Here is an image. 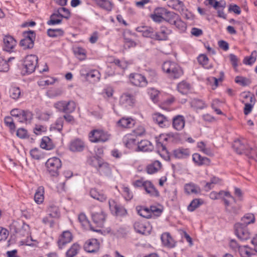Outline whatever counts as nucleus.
<instances>
[{"mask_svg": "<svg viewBox=\"0 0 257 257\" xmlns=\"http://www.w3.org/2000/svg\"><path fill=\"white\" fill-rule=\"evenodd\" d=\"M162 69L169 77L173 79L178 78L183 74L181 67L175 62L170 61L163 63Z\"/></svg>", "mask_w": 257, "mask_h": 257, "instance_id": "f257e3e1", "label": "nucleus"}, {"mask_svg": "<svg viewBox=\"0 0 257 257\" xmlns=\"http://www.w3.org/2000/svg\"><path fill=\"white\" fill-rule=\"evenodd\" d=\"M232 147L235 152L238 154H245L249 157H252V155H257V151L249 147L244 140H235Z\"/></svg>", "mask_w": 257, "mask_h": 257, "instance_id": "f03ea898", "label": "nucleus"}, {"mask_svg": "<svg viewBox=\"0 0 257 257\" xmlns=\"http://www.w3.org/2000/svg\"><path fill=\"white\" fill-rule=\"evenodd\" d=\"M110 134L102 130H93L89 134L90 141L92 143H104L110 139Z\"/></svg>", "mask_w": 257, "mask_h": 257, "instance_id": "7ed1b4c3", "label": "nucleus"}, {"mask_svg": "<svg viewBox=\"0 0 257 257\" xmlns=\"http://www.w3.org/2000/svg\"><path fill=\"white\" fill-rule=\"evenodd\" d=\"M38 58L35 55L27 56L24 62L22 73L24 75L30 74L34 71L36 69Z\"/></svg>", "mask_w": 257, "mask_h": 257, "instance_id": "20e7f679", "label": "nucleus"}, {"mask_svg": "<svg viewBox=\"0 0 257 257\" xmlns=\"http://www.w3.org/2000/svg\"><path fill=\"white\" fill-rule=\"evenodd\" d=\"M61 161L57 157L49 159L46 163L48 171L52 176H57L59 174V169L61 167Z\"/></svg>", "mask_w": 257, "mask_h": 257, "instance_id": "39448f33", "label": "nucleus"}, {"mask_svg": "<svg viewBox=\"0 0 257 257\" xmlns=\"http://www.w3.org/2000/svg\"><path fill=\"white\" fill-rule=\"evenodd\" d=\"M235 234L241 241H245L250 238V234L246 226H243L240 223L234 225Z\"/></svg>", "mask_w": 257, "mask_h": 257, "instance_id": "423d86ee", "label": "nucleus"}, {"mask_svg": "<svg viewBox=\"0 0 257 257\" xmlns=\"http://www.w3.org/2000/svg\"><path fill=\"white\" fill-rule=\"evenodd\" d=\"M130 80L134 85L139 87H145L148 82L146 78L139 73H132L130 75Z\"/></svg>", "mask_w": 257, "mask_h": 257, "instance_id": "0eeeda50", "label": "nucleus"}, {"mask_svg": "<svg viewBox=\"0 0 257 257\" xmlns=\"http://www.w3.org/2000/svg\"><path fill=\"white\" fill-rule=\"evenodd\" d=\"M135 102V96L128 92L123 93L120 97L119 103L125 107L132 106Z\"/></svg>", "mask_w": 257, "mask_h": 257, "instance_id": "6e6552de", "label": "nucleus"}, {"mask_svg": "<svg viewBox=\"0 0 257 257\" xmlns=\"http://www.w3.org/2000/svg\"><path fill=\"white\" fill-rule=\"evenodd\" d=\"M15 232L22 236H28L30 234V227L29 225L22 222L14 225Z\"/></svg>", "mask_w": 257, "mask_h": 257, "instance_id": "1a4fd4ad", "label": "nucleus"}, {"mask_svg": "<svg viewBox=\"0 0 257 257\" xmlns=\"http://www.w3.org/2000/svg\"><path fill=\"white\" fill-rule=\"evenodd\" d=\"M73 239L72 233L69 231H64L59 236L58 245L60 249H62L67 243L70 242Z\"/></svg>", "mask_w": 257, "mask_h": 257, "instance_id": "9d476101", "label": "nucleus"}, {"mask_svg": "<svg viewBox=\"0 0 257 257\" xmlns=\"http://www.w3.org/2000/svg\"><path fill=\"white\" fill-rule=\"evenodd\" d=\"M84 248L88 252H96L99 249V243L96 239H89L85 243Z\"/></svg>", "mask_w": 257, "mask_h": 257, "instance_id": "9b49d317", "label": "nucleus"}, {"mask_svg": "<svg viewBox=\"0 0 257 257\" xmlns=\"http://www.w3.org/2000/svg\"><path fill=\"white\" fill-rule=\"evenodd\" d=\"M4 50L10 52L16 45L17 42L13 37L11 36H6L3 39Z\"/></svg>", "mask_w": 257, "mask_h": 257, "instance_id": "f8f14e48", "label": "nucleus"}, {"mask_svg": "<svg viewBox=\"0 0 257 257\" xmlns=\"http://www.w3.org/2000/svg\"><path fill=\"white\" fill-rule=\"evenodd\" d=\"M80 73L82 76H85L88 81L92 83L98 82L100 78V74L96 70H92L86 74L83 73V70H81Z\"/></svg>", "mask_w": 257, "mask_h": 257, "instance_id": "ddd939ff", "label": "nucleus"}, {"mask_svg": "<svg viewBox=\"0 0 257 257\" xmlns=\"http://www.w3.org/2000/svg\"><path fill=\"white\" fill-rule=\"evenodd\" d=\"M92 219L93 222L99 227H102L105 220V215L100 211L99 212L92 213Z\"/></svg>", "mask_w": 257, "mask_h": 257, "instance_id": "4468645a", "label": "nucleus"}, {"mask_svg": "<svg viewBox=\"0 0 257 257\" xmlns=\"http://www.w3.org/2000/svg\"><path fill=\"white\" fill-rule=\"evenodd\" d=\"M173 156L179 159H184L188 158L190 155V152L188 149L179 148L173 151Z\"/></svg>", "mask_w": 257, "mask_h": 257, "instance_id": "2eb2a0df", "label": "nucleus"}, {"mask_svg": "<svg viewBox=\"0 0 257 257\" xmlns=\"http://www.w3.org/2000/svg\"><path fill=\"white\" fill-rule=\"evenodd\" d=\"M153 119L160 127H164L169 123L168 118L163 114L159 113H156L153 115Z\"/></svg>", "mask_w": 257, "mask_h": 257, "instance_id": "dca6fc26", "label": "nucleus"}, {"mask_svg": "<svg viewBox=\"0 0 257 257\" xmlns=\"http://www.w3.org/2000/svg\"><path fill=\"white\" fill-rule=\"evenodd\" d=\"M84 148V144L81 140L77 139L71 142L69 149L72 152H81Z\"/></svg>", "mask_w": 257, "mask_h": 257, "instance_id": "f3484780", "label": "nucleus"}, {"mask_svg": "<svg viewBox=\"0 0 257 257\" xmlns=\"http://www.w3.org/2000/svg\"><path fill=\"white\" fill-rule=\"evenodd\" d=\"M135 123V120L131 117H122L117 122V126L121 128H131Z\"/></svg>", "mask_w": 257, "mask_h": 257, "instance_id": "a211bd4d", "label": "nucleus"}, {"mask_svg": "<svg viewBox=\"0 0 257 257\" xmlns=\"http://www.w3.org/2000/svg\"><path fill=\"white\" fill-rule=\"evenodd\" d=\"M137 31L142 34L145 37H150L154 39L155 32L154 29L148 26H140L137 28Z\"/></svg>", "mask_w": 257, "mask_h": 257, "instance_id": "6ab92c4d", "label": "nucleus"}, {"mask_svg": "<svg viewBox=\"0 0 257 257\" xmlns=\"http://www.w3.org/2000/svg\"><path fill=\"white\" fill-rule=\"evenodd\" d=\"M185 120L182 115H177L173 119V126L177 131L182 130L185 126Z\"/></svg>", "mask_w": 257, "mask_h": 257, "instance_id": "aec40b11", "label": "nucleus"}, {"mask_svg": "<svg viewBox=\"0 0 257 257\" xmlns=\"http://www.w3.org/2000/svg\"><path fill=\"white\" fill-rule=\"evenodd\" d=\"M223 197H227L231 198L233 199L234 202H236V199L233 197L229 192L220 191L218 193L215 192H212L210 194V197L212 199H221Z\"/></svg>", "mask_w": 257, "mask_h": 257, "instance_id": "412c9836", "label": "nucleus"}, {"mask_svg": "<svg viewBox=\"0 0 257 257\" xmlns=\"http://www.w3.org/2000/svg\"><path fill=\"white\" fill-rule=\"evenodd\" d=\"M135 231L140 234L147 235L150 233L146 225L140 221H136L134 224Z\"/></svg>", "mask_w": 257, "mask_h": 257, "instance_id": "4be33fe9", "label": "nucleus"}, {"mask_svg": "<svg viewBox=\"0 0 257 257\" xmlns=\"http://www.w3.org/2000/svg\"><path fill=\"white\" fill-rule=\"evenodd\" d=\"M100 8L110 12L112 9L113 4L108 0H92Z\"/></svg>", "mask_w": 257, "mask_h": 257, "instance_id": "5701e85b", "label": "nucleus"}, {"mask_svg": "<svg viewBox=\"0 0 257 257\" xmlns=\"http://www.w3.org/2000/svg\"><path fill=\"white\" fill-rule=\"evenodd\" d=\"M161 239L164 245L170 248L175 246V243L168 233H163L161 236Z\"/></svg>", "mask_w": 257, "mask_h": 257, "instance_id": "b1692460", "label": "nucleus"}, {"mask_svg": "<svg viewBox=\"0 0 257 257\" xmlns=\"http://www.w3.org/2000/svg\"><path fill=\"white\" fill-rule=\"evenodd\" d=\"M40 147L43 149L51 150L54 149L55 145L48 137H44L41 140Z\"/></svg>", "mask_w": 257, "mask_h": 257, "instance_id": "393cba45", "label": "nucleus"}, {"mask_svg": "<svg viewBox=\"0 0 257 257\" xmlns=\"http://www.w3.org/2000/svg\"><path fill=\"white\" fill-rule=\"evenodd\" d=\"M138 145L139 150L141 151L150 152L153 149V146L150 142L147 140L141 141L140 142H138Z\"/></svg>", "mask_w": 257, "mask_h": 257, "instance_id": "a878e982", "label": "nucleus"}, {"mask_svg": "<svg viewBox=\"0 0 257 257\" xmlns=\"http://www.w3.org/2000/svg\"><path fill=\"white\" fill-rule=\"evenodd\" d=\"M185 192L188 194H198L201 192L200 187L193 183L187 184L184 187Z\"/></svg>", "mask_w": 257, "mask_h": 257, "instance_id": "bb28decb", "label": "nucleus"}, {"mask_svg": "<svg viewBox=\"0 0 257 257\" xmlns=\"http://www.w3.org/2000/svg\"><path fill=\"white\" fill-rule=\"evenodd\" d=\"M33 118V113L28 110H25L16 119L20 122H30Z\"/></svg>", "mask_w": 257, "mask_h": 257, "instance_id": "cd10ccee", "label": "nucleus"}, {"mask_svg": "<svg viewBox=\"0 0 257 257\" xmlns=\"http://www.w3.org/2000/svg\"><path fill=\"white\" fill-rule=\"evenodd\" d=\"M78 220L84 227L86 228L88 226H89L91 230H92L94 231H96V232L100 231V229H94L92 226H91V225L89 223V221L87 220L86 215L84 213H80L79 215Z\"/></svg>", "mask_w": 257, "mask_h": 257, "instance_id": "c85d7f7f", "label": "nucleus"}, {"mask_svg": "<svg viewBox=\"0 0 257 257\" xmlns=\"http://www.w3.org/2000/svg\"><path fill=\"white\" fill-rule=\"evenodd\" d=\"M169 30L166 27H162L160 31L155 32L154 39L158 40H165L167 38Z\"/></svg>", "mask_w": 257, "mask_h": 257, "instance_id": "c756f323", "label": "nucleus"}, {"mask_svg": "<svg viewBox=\"0 0 257 257\" xmlns=\"http://www.w3.org/2000/svg\"><path fill=\"white\" fill-rule=\"evenodd\" d=\"M193 160L198 165H202L205 164H208L210 160L206 157H202L199 154H194L193 155Z\"/></svg>", "mask_w": 257, "mask_h": 257, "instance_id": "7c9ffc66", "label": "nucleus"}, {"mask_svg": "<svg viewBox=\"0 0 257 257\" xmlns=\"http://www.w3.org/2000/svg\"><path fill=\"white\" fill-rule=\"evenodd\" d=\"M97 170L102 175L106 176L111 175V170L108 164L107 163L101 162L97 168Z\"/></svg>", "mask_w": 257, "mask_h": 257, "instance_id": "2f4dec72", "label": "nucleus"}, {"mask_svg": "<svg viewBox=\"0 0 257 257\" xmlns=\"http://www.w3.org/2000/svg\"><path fill=\"white\" fill-rule=\"evenodd\" d=\"M15 59L14 57H10L8 60H5L0 55V71L7 72L10 69L9 63Z\"/></svg>", "mask_w": 257, "mask_h": 257, "instance_id": "473e14b6", "label": "nucleus"}, {"mask_svg": "<svg viewBox=\"0 0 257 257\" xmlns=\"http://www.w3.org/2000/svg\"><path fill=\"white\" fill-rule=\"evenodd\" d=\"M123 141L125 146L128 148H131L136 144H138V141H137L136 139L129 135L124 137Z\"/></svg>", "mask_w": 257, "mask_h": 257, "instance_id": "72a5a7b5", "label": "nucleus"}, {"mask_svg": "<svg viewBox=\"0 0 257 257\" xmlns=\"http://www.w3.org/2000/svg\"><path fill=\"white\" fill-rule=\"evenodd\" d=\"M44 189L40 186L38 188L34 196V200L37 204H40L44 201Z\"/></svg>", "mask_w": 257, "mask_h": 257, "instance_id": "f704fd0d", "label": "nucleus"}, {"mask_svg": "<svg viewBox=\"0 0 257 257\" xmlns=\"http://www.w3.org/2000/svg\"><path fill=\"white\" fill-rule=\"evenodd\" d=\"M161 167V163L158 161H156L152 164L148 166L147 168V173L148 174H153L158 171Z\"/></svg>", "mask_w": 257, "mask_h": 257, "instance_id": "c9c22d12", "label": "nucleus"}, {"mask_svg": "<svg viewBox=\"0 0 257 257\" xmlns=\"http://www.w3.org/2000/svg\"><path fill=\"white\" fill-rule=\"evenodd\" d=\"M241 220V222H239L240 224H242L243 226H247V225L254 222L255 217L253 214L247 213L242 217Z\"/></svg>", "mask_w": 257, "mask_h": 257, "instance_id": "e433bc0d", "label": "nucleus"}, {"mask_svg": "<svg viewBox=\"0 0 257 257\" xmlns=\"http://www.w3.org/2000/svg\"><path fill=\"white\" fill-rule=\"evenodd\" d=\"M109 205L110 209L112 211H113V210L115 211V213L117 215H123L126 212V210L124 209H123L122 208H120L119 207H118L116 204V203L115 202V201L113 200L109 201Z\"/></svg>", "mask_w": 257, "mask_h": 257, "instance_id": "4c0bfd02", "label": "nucleus"}, {"mask_svg": "<svg viewBox=\"0 0 257 257\" xmlns=\"http://www.w3.org/2000/svg\"><path fill=\"white\" fill-rule=\"evenodd\" d=\"M147 192V193L150 194L152 195H158V192L156 190L155 188L152 184V183L150 181H145L144 187H143Z\"/></svg>", "mask_w": 257, "mask_h": 257, "instance_id": "58836bf2", "label": "nucleus"}, {"mask_svg": "<svg viewBox=\"0 0 257 257\" xmlns=\"http://www.w3.org/2000/svg\"><path fill=\"white\" fill-rule=\"evenodd\" d=\"M90 195L93 198L101 202L105 201L106 199V197L105 195L99 193L95 189H92L90 190Z\"/></svg>", "mask_w": 257, "mask_h": 257, "instance_id": "ea45409f", "label": "nucleus"}, {"mask_svg": "<svg viewBox=\"0 0 257 257\" xmlns=\"http://www.w3.org/2000/svg\"><path fill=\"white\" fill-rule=\"evenodd\" d=\"M76 108L75 102L72 100L65 101L63 112L70 113L73 112Z\"/></svg>", "mask_w": 257, "mask_h": 257, "instance_id": "a19ab883", "label": "nucleus"}, {"mask_svg": "<svg viewBox=\"0 0 257 257\" xmlns=\"http://www.w3.org/2000/svg\"><path fill=\"white\" fill-rule=\"evenodd\" d=\"M179 17V15L173 12L168 11L164 16V20L173 25L175 20Z\"/></svg>", "mask_w": 257, "mask_h": 257, "instance_id": "79ce46f5", "label": "nucleus"}, {"mask_svg": "<svg viewBox=\"0 0 257 257\" xmlns=\"http://www.w3.org/2000/svg\"><path fill=\"white\" fill-rule=\"evenodd\" d=\"M251 249L248 245H243L239 248L238 252L241 257H251L254 254L250 252V250Z\"/></svg>", "mask_w": 257, "mask_h": 257, "instance_id": "37998d69", "label": "nucleus"}, {"mask_svg": "<svg viewBox=\"0 0 257 257\" xmlns=\"http://www.w3.org/2000/svg\"><path fill=\"white\" fill-rule=\"evenodd\" d=\"M62 22V18L54 11V13L50 16V20L47 22L49 25H55L60 24Z\"/></svg>", "mask_w": 257, "mask_h": 257, "instance_id": "c03bdc74", "label": "nucleus"}, {"mask_svg": "<svg viewBox=\"0 0 257 257\" xmlns=\"http://www.w3.org/2000/svg\"><path fill=\"white\" fill-rule=\"evenodd\" d=\"M257 57V52L253 51L251 52V55L249 56L245 57L243 60V63L245 65H251L256 61Z\"/></svg>", "mask_w": 257, "mask_h": 257, "instance_id": "a18cd8bd", "label": "nucleus"}, {"mask_svg": "<svg viewBox=\"0 0 257 257\" xmlns=\"http://www.w3.org/2000/svg\"><path fill=\"white\" fill-rule=\"evenodd\" d=\"M80 246L77 243H74L66 252L67 257H74L78 252Z\"/></svg>", "mask_w": 257, "mask_h": 257, "instance_id": "49530a36", "label": "nucleus"}, {"mask_svg": "<svg viewBox=\"0 0 257 257\" xmlns=\"http://www.w3.org/2000/svg\"><path fill=\"white\" fill-rule=\"evenodd\" d=\"M48 215L52 218H57L60 215V212L57 206L52 205L48 209Z\"/></svg>", "mask_w": 257, "mask_h": 257, "instance_id": "de8ad7c7", "label": "nucleus"}, {"mask_svg": "<svg viewBox=\"0 0 257 257\" xmlns=\"http://www.w3.org/2000/svg\"><path fill=\"white\" fill-rule=\"evenodd\" d=\"M178 91L182 94H186L190 89V85L186 82L182 81L178 84Z\"/></svg>", "mask_w": 257, "mask_h": 257, "instance_id": "09e8293b", "label": "nucleus"}, {"mask_svg": "<svg viewBox=\"0 0 257 257\" xmlns=\"http://www.w3.org/2000/svg\"><path fill=\"white\" fill-rule=\"evenodd\" d=\"M55 12L58 14V15L60 17V18H65V19H68L70 17V13L69 11L63 7H61L57 10H55Z\"/></svg>", "mask_w": 257, "mask_h": 257, "instance_id": "8fccbe9b", "label": "nucleus"}, {"mask_svg": "<svg viewBox=\"0 0 257 257\" xmlns=\"http://www.w3.org/2000/svg\"><path fill=\"white\" fill-rule=\"evenodd\" d=\"M203 203V201L199 199H193L188 206V210L193 211Z\"/></svg>", "mask_w": 257, "mask_h": 257, "instance_id": "3c124183", "label": "nucleus"}, {"mask_svg": "<svg viewBox=\"0 0 257 257\" xmlns=\"http://www.w3.org/2000/svg\"><path fill=\"white\" fill-rule=\"evenodd\" d=\"M21 90L19 87H12L9 90L10 96L14 99H18L21 95Z\"/></svg>", "mask_w": 257, "mask_h": 257, "instance_id": "603ef678", "label": "nucleus"}, {"mask_svg": "<svg viewBox=\"0 0 257 257\" xmlns=\"http://www.w3.org/2000/svg\"><path fill=\"white\" fill-rule=\"evenodd\" d=\"M30 155L33 159L36 160H40L44 157V154L41 150L37 148L32 149L30 151Z\"/></svg>", "mask_w": 257, "mask_h": 257, "instance_id": "864d4df0", "label": "nucleus"}, {"mask_svg": "<svg viewBox=\"0 0 257 257\" xmlns=\"http://www.w3.org/2000/svg\"><path fill=\"white\" fill-rule=\"evenodd\" d=\"M63 34V31L60 29H49L47 31L48 35L51 37H57L58 36H62Z\"/></svg>", "mask_w": 257, "mask_h": 257, "instance_id": "5fc2aeb1", "label": "nucleus"}, {"mask_svg": "<svg viewBox=\"0 0 257 257\" xmlns=\"http://www.w3.org/2000/svg\"><path fill=\"white\" fill-rule=\"evenodd\" d=\"M150 212L149 208H148L141 207L139 209H138V214L140 216L146 218H151Z\"/></svg>", "mask_w": 257, "mask_h": 257, "instance_id": "6e6d98bb", "label": "nucleus"}, {"mask_svg": "<svg viewBox=\"0 0 257 257\" xmlns=\"http://www.w3.org/2000/svg\"><path fill=\"white\" fill-rule=\"evenodd\" d=\"M34 41L26 39L25 38L20 41V45L23 47L24 49H31L34 47Z\"/></svg>", "mask_w": 257, "mask_h": 257, "instance_id": "4d7b16f0", "label": "nucleus"}, {"mask_svg": "<svg viewBox=\"0 0 257 257\" xmlns=\"http://www.w3.org/2000/svg\"><path fill=\"white\" fill-rule=\"evenodd\" d=\"M173 25L176 26V28L181 31H184L186 29V24L183 22L179 17L175 20Z\"/></svg>", "mask_w": 257, "mask_h": 257, "instance_id": "13d9d810", "label": "nucleus"}, {"mask_svg": "<svg viewBox=\"0 0 257 257\" xmlns=\"http://www.w3.org/2000/svg\"><path fill=\"white\" fill-rule=\"evenodd\" d=\"M220 179L218 178L213 177L211 178L210 181L206 184L205 188L206 191H208L214 187V185L219 183Z\"/></svg>", "mask_w": 257, "mask_h": 257, "instance_id": "bf43d9fd", "label": "nucleus"}, {"mask_svg": "<svg viewBox=\"0 0 257 257\" xmlns=\"http://www.w3.org/2000/svg\"><path fill=\"white\" fill-rule=\"evenodd\" d=\"M88 162L90 165L95 167L97 169L101 161L98 157H92L89 158Z\"/></svg>", "mask_w": 257, "mask_h": 257, "instance_id": "052dcab7", "label": "nucleus"}, {"mask_svg": "<svg viewBox=\"0 0 257 257\" xmlns=\"http://www.w3.org/2000/svg\"><path fill=\"white\" fill-rule=\"evenodd\" d=\"M149 93L150 94L151 99L155 103L158 101V97L160 93L158 90L154 88H152L150 90Z\"/></svg>", "mask_w": 257, "mask_h": 257, "instance_id": "680f3d73", "label": "nucleus"}, {"mask_svg": "<svg viewBox=\"0 0 257 257\" xmlns=\"http://www.w3.org/2000/svg\"><path fill=\"white\" fill-rule=\"evenodd\" d=\"M122 194L126 200H130L132 199L133 195L132 192L127 187H122Z\"/></svg>", "mask_w": 257, "mask_h": 257, "instance_id": "e2e57ef3", "label": "nucleus"}, {"mask_svg": "<svg viewBox=\"0 0 257 257\" xmlns=\"http://www.w3.org/2000/svg\"><path fill=\"white\" fill-rule=\"evenodd\" d=\"M191 105L198 109H203L205 106V104L201 100L194 99L191 102Z\"/></svg>", "mask_w": 257, "mask_h": 257, "instance_id": "0e129e2a", "label": "nucleus"}, {"mask_svg": "<svg viewBox=\"0 0 257 257\" xmlns=\"http://www.w3.org/2000/svg\"><path fill=\"white\" fill-rule=\"evenodd\" d=\"M5 123L7 126H9L11 130L14 131L16 128L14 120L11 116H6L4 119Z\"/></svg>", "mask_w": 257, "mask_h": 257, "instance_id": "69168bd1", "label": "nucleus"}, {"mask_svg": "<svg viewBox=\"0 0 257 257\" xmlns=\"http://www.w3.org/2000/svg\"><path fill=\"white\" fill-rule=\"evenodd\" d=\"M23 36L25 39H29V40L34 42L36 37L35 33L33 31L24 32L23 33Z\"/></svg>", "mask_w": 257, "mask_h": 257, "instance_id": "338daca9", "label": "nucleus"}, {"mask_svg": "<svg viewBox=\"0 0 257 257\" xmlns=\"http://www.w3.org/2000/svg\"><path fill=\"white\" fill-rule=\"evenodd\" d=\"M198 61L199 63L201 64L203 67L208 68L206 66L208 62V58L205 55H200L198 57Z\"/></svg>", "mask_w": 257, "mask_h": 257, "instance_id": "774afa93", "label": "nucleus"}]
</instances>
